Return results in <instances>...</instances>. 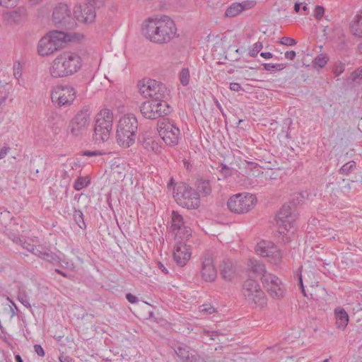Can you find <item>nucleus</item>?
Masks as SVG:
<instances>
[{"label":"nucleus","instance_id":"f257e3e1","mask_svg":"<svg viewBox=\"0 0 362 362\" xmlns=\"http://www.w3.org/2000/svg\"><path fill=\"white\" fill-rule=\"evenodd\" d=\"M176 33L175 22L167 16L160 18H148L143 24V35L155 43H168L176 36Z\"/></svg>","mask_w":362,"mask_h":362},{"label":"nucleus","instance_id":"f03ea898","mask_svg":"<svg viewBox=\"0 0 362 362\" xmlns=\"http://www.w3.org/2000/svg\"><path fill=\"white\" fill-rule=\"evenodd\" d=\"M81 65V59L77 54L64 52L53 60L49 72L54 78L66 77L77 72Z\"/></svg>","mask_w":362,"mask_h":362},{"label":"nucleus","instance_id":"7ed1b4c3","mask_svg":"<svg viewBox=\"0 0 362 362\" xmlns=\"http://www.w3.org/2000/svg\"><path fill=\"white\" fill-rule=\"evenodd\" d=\"M138 122L134 115H126L120 118L117 124L116 137L117 143L123 147L132 146L136 139Z\"/></svg>","mask_w":362,"mask_h":362},{"label":"nucleus","instance_id":"20e7f679","mask_svg":"<svg viewBox=\"0 0 362 362\" xmlns=\"http://www.w3.org/2000/svg\"><path fill=\"white\" fill-rule=\"evenodd\" d=\"M69 41L71 36L69 33L58 30L52 31L39 41L38 53L42 56L49 55L62 48L64 45Z\"/></svg>","mask_w":362,"mask_h":362},{"label":"nucleus","instance_id":"39448f33","mask_svg":"<svg viewBox=\"0 0 362 362\" xmlns=\"http://www.w3.org/2000/svg\"><path fill=\"white\" fill-rule=\"evenodd\" d=\"M113 114L109 109L101 110L95 117L93 139L97 143L105 142L110 138L112 129Z\"/></svg>","mask_w":362,"mask_h":362},{"label":"nucleus","instance_id":"423d86ee","mask_svg":"<svg viewBox=\"0 0 362 362\" xmlns=\"http://www.w3.org/2000/svg\"><path fill=\"white\" fill-rule=\"evenodd\" d=\"M174 197L179 205L187 209H197L200 204L199 193L185 183L177 186Z\"/></svg>","mask_w":362,"mask_h":362},{"label":"nucleus","instance_id":"0eeeda50","mask_svg":"<svg viewBox=\"0 0 362 362\" xmlns=\"http://www.w3.org/2000/svg\"><path fill=\"white\" fill-rule=\"evenodd\" d=\"M171 107L165 100H149L144 102L140 106L142 115L149 119H156L168 115Z\"/></svg>","mask_w":362,"mask_h":362},{"label":"nucleus","instance_id":"6e6552de","mask_svg":"<svg viewBox=\"0 0 362 362\" xmlns=\"http://www.w3.org/2000/svg\"><path fill=\"white\" fill-rule=\"evenodd\" d=\"M257 198L249 193H239L230 197L227 202L229 210L235 214H245L250 211L256 204Z\"/></svg>","mask_w":362,"mask_h":362},{"label":"nucleus","instance_id":"1a4fd4ad","mask_svg":"<svg viewBox=\"0 0 362 362\" xmlns=\"http://www.w3.org/2000/svg\"><path fill=\"white\" fill-rule=\"evenodd\" d=\"M242 292L248 303L255 304L260 308L267 305V298L257 281L247 279L243 285Z\"/></svg>","mask_w":362,"mask_h":362},{"label":"nucleus","instance_id":"9d476101","mask_svg":"<svg viewBox=\"0 0 362 362\" xmlns=\"http://www.w3.org/2000/svg\"><path fill=\"white\" fill-rule=\"evenodd\" d=\"M139 92L144 98L151 100H164L167 93L165 84L151 78H144L139 81Z\"/></svg>","mask_w":362,"mask_h":362},{"label":"nucleus","instance_id":"9b49d317","mask_svg":"<svg viewBox=\"0 0 362 362\" xmlns=\"http://www.w3.org/2000/svg\"><path fill=\"white\" fill-rule=\"evenodd\" d=\"M76 90L70 85L59 84L51 92L52 102L57 107L71 105L76 98Z\"/></svg>","mask_w":362,"mask_h":362},{"label":"nucleus","instance_id":"f8f14e48","mask_svg":"<svg viewBox=\"0 0 362 362\" xmlns=\"http://www.w3.org/2000/svg\"><path fill=\"white\" fill-rule=\"evenodd\" d=\"M103 0H86L83 6L79 5L74 7V17L83 23H91L95 21L96 16L95 8L103 6Z\"/></svg>","mask_w":362,"mask_h":362},{"label":"nucleus","instance_id":"ddd939ff","mask_svg":"<svg viewBox=\"0 0 362 362\" xmlns=\"http://www.w3.org/2000/svg\"><path fill=\"white\" fill-rule=\"evenodd\" d=\"M52 21L55 25L60 28L71 30L76 25L75 19L71 16V10L66 4L62 3L59 4L54 8Z\"/></svg>","mask_w":362,"mask_h":362},{"label":"nucleus","instance_id":"4468645a","mask_svg":"<svg viewBox=\"0 0 362 362\" xmlns=\"http://www.w3.org/2000/svg\"><path fill=\"white\" fill-rule=\"evenodd\" d=\"M295 209L288 204H284L276 216V224L279 233H283L284 230L289 231L295 228L297 214Z\"/></svg>","mask_w":362,"mask_h":362},{"label":"nucleus","instance_id":"2eb2a0df","mask_svg":"<svg viewBox=\"0 0 362 362\" xmlns=\"http://www.w3.org/2000/svg\"><path fill=\"white\" fill-rule=\"evenodd\" d=\"M170 228L175 238L177 240H187L192 234V230L187 220L184 219L177 211L172 212Z\"/></svg>","mask_w":362,"mask_h":362},{"label":"nucleus","instance_id":"dca6fc26","mask_svg":"<svg viewBox=\"0 0 362 362\" xmlns=\"http://www.w3.org/2000/svg\"><path fill=\"white\" fill-rule=\"evenodd\" d=\"M261 281L264 288L271 297L277 299L284 297L286 290L279 277L270 273L261 277Z\"/></svg>","mask_w":362,"mask_h":362},{"label":"nucleus","instance_id":"f3484780","mask_svg":"<svg viewBox=\"0 0 362 362\" xmlns=\"http://www.w3.org/2000/svg\"><path fill=\"white\" fill-rule=\"evenodd\" d=\"M255 250L262 257H267L272 264L277 265L281 262V252L272 242L265 240L259 242L257 243Z\"/></svg>","mask_w":362,"mask_h":362},{"label":"nucleus","instance_id":"a211bd4d","mask_svg":"<svg viewBox=\"0 0 362 362\" xmlns=\"http://www.w3.org/2000/svg\"><path fill=\"white\" fill-rule=\"evenodd\" d=\"M90 112L88 108H83L77 112L69 123L70 132L74 136L83 134L90 124Z\"/></svg>","mask_w":362,"mask_h":362},{"label":"nucleus","instance_id":"6ab92c4d","mask_svg":"<svg viewBox=\"0 0 362 362\" xmlns=\"http://www.w3.org/2000/svg\"><path fill=\"white\" fill-rule=\"evenodd\" d=\"M215 256L213 252H205L202 258V278L206 282L214 281L217 277V270L214 266Z\"/></svg>","mask_w":362,"mask_h":362},{"label":"nucleus","instance_id":"aec40b11","mask_svg":"<svg viewBox=\"0 0 362 362\" xmlns=\"http://www.w3.org/2000/svg\"><path fill=\"white\" fill-rule=\"evenodd\" d=\"M158 133L167 145L175 146L178 143L180 129L173 124L161 123L159 126Z\"/></svg>","mask_w":362,"mask_h":362},{"label":"nucleus","instance_id":"412c9836","mask_svg":"<svg viewBox=\"0 0 362 362\" xmlns=\"http://www.w3.org/2000/svg\"><path fill=\"white\" fill-rule=\"evenodd\" d=\"M186 240H178L174 247L173 257L176 264L180 267L187 264L191 257V251Z\"/></svg>","mask_w":362,"mask_h":362},{"label":"nucleus","instance_id":"4be33fe9","mask_svg":"<svg viewBox=\"0 0 362 362\" xmlns=\"http://www.w3.org/2000/svg\"><path fill=\"white\" fill-rule=\"evenodd\" d=\"M220 274L225 281H230L234 279L235 276V269L231 260H223L220 265Z\"/></svg>","mask_w":362,"mask_h":362},{"label":"nucleus","instance_id":"5701e85b","mask_svg":"<svg viewBox=\"0 0 362 362\" xmlns=\"http://www.w3.org/2000/svg\"><path fill=\"white\" fill-rule=\"evenodd\" d=\"M35 255L53 264H57L60 262V258L58 255L52 252L49 249L43 247L41 245H39L38 250H35Z\"/></svg>","mask_w":362,"mask_h":362},{"label":"nucleus","instance_id":"b1692460","mask_svg":"<svg viewBox=\"0 0 362 362\" xmlns=\"http://www.w3.org/2000/svg\"><path fill=\"white\" fill-rule=\"evenodd\" d=\"M334 315L337 328L344 330L349 323V317L348 313L344 308L338 307L334 310Z\"/></svg>","mask_w":362,"mask_h":362},{"label":"nucleus","instance_id":"393cba45","mask_svg":"<svg viewBox=\"0 0 362 362\" xmlns=\"http://www.w3.org/2000/svg\"><path fill=\"white\" fill-rule=\"evenodd\" d=\"M247 266L251 272L257 275L262 276V277H264V275L267 274H270L267 272L265 265L256 259H250Z\"/></svg>","mask_w":362,"mask_h":362},{"label":"nucleus","instance_id":"a878e982","mask_svg":"<svg viewBox=\"0 0 362 362\" xmlns=\"http://www.w3.org/2000/svg\"><path fill=\"white\" fill-rule=\"evenodd\" d=\"M249 4L247 2L244 3H233L230 6H228L225 12V14L227 17H235L239 13H240L245 9H247V5Z\"/></svg>","mask_w":362,"mask_h":362},{"label":"nucleus","instance_id":"bb28decb","mask_svg":"<svg viewBox=\"0 0 362 362\" xmlns=\"http://www.w3.org/2000/svg\"><path fill=\"white\" fill-rule=\"evenodd\" d=\"M175 352L182 362H192L193 356L186 346H178L175 349Z\"/></svg>","mask_w":362,"mask_h":362},{"label":"nucleus","instance_id":"cd10ccee","mask_svg":"<svg viewBox=\"0 0 362 362\" xmlns=\"http://www.w3.org/2000/svg\"><path fill=\"white\" fill-rule=\"evenodd\" d=\"M350 29L353 35L362 37V13L354 18L350 25Z\"/></svg>","mask_w":362,"mask_h":362},{"label":"nucleus","instance_id":"c85d7f7f","mask_svg":"<svg viewBox=\"0 0 362 362\" xmlns=\"http://www.w3.org/2000/svg\"><path fill=\"white\" fill-rule=\"evenodd\" d=\"M17 244H19L23 249H25L28 252H32L35 255V250H39V245L35 246L30 242L27 241L25 239H22L21 238H16L13 240Z\"/></svg>","mask_w":362,"mask_h":362},{"label":"nucleus","instance_id":"c756f323","mask_svg":"<svg viewBox=\"0 0 362 362\" xmlns=\"http://www.w3.org/2000/svg\"><path fill=\"white\" fill-rule=\"evenodd\" d=\"M197 189L204 195H208L211 192V187L209 180H199L197 181Z\"/></svg>","mask_w":362,"mask_h":362},{"label":"nucleus","instance_id":"7c9ffc66","mask_svg":"<svg viewBox=\"0 0 362 362\" xmlns=\"http://www.w3.org/2000/svg\"><path fill=\"white\" fill-rule=\"evenodd\" d=\"M89 184L90 179L88 177H78L74 184V188L77 191H80L88 187Z\"/></svg>","mask_w":362,"mask_h":362},{"label":"nucleus","instance_id":"2f4dec72","mask_svg":"<svg viewBox=\"0 0 362 362\" xmlns=\"http://www.w3.org/2000/svg\"><path fill=\"white\" fill-rule=\"evenodd\" d=\"M18 300L27 308L31 309V305L29 303L28 297L25 291V290L22 288H19L18 292Z\"/></svg>","mask_w":362,"mask_h":362},{"label":"nucleus","instance_id":"473e14b6","mask_svg":"<svg viewBox=\"0 0 362 362\" xmlns=\"http://www.w3.org/2000/svg\"><path fill=\"white\" fill-rule=\"evenodd\" d=\"M328 60L329 57L326 54H320L315 58L313 63L315 66L323 68L327 64Z\"/></svg>","mask_w":362,"mask_h":362},{"label":"nucleus","instance_id":"72a5a7b5","mask_svg":"<svg viewBox=\"0 0 362 362\" xmlns=\"http://www.w3.org/2000/svg\"><path fill=\"white\" fill-rule=\"evenodd\" d=\"M356 167V163L355 161L351 160L346 163H345L340 169L339 173L341 175H348L351 173L354 168Z\"/></svg>","mask_w":362,"mask_h":362},{"label":"nucleus","instance_id":"f704fd0d","mask_svg":"<svg viewBox=\"0 0 362 362\" xmlns=\"http://www.w3.org/2000/svg\"><path fill=\"white\" fill-rule=\"evenodd\" d=\"M263 45L261 42H257L249 49V56L251 57H255L258 53L262 49Z\"/></svg>","mask_w":362,"mask_h":362},{"label":"nucleus","instance_id":"c9c22d12","mask_svg":"<svg viewBox=\"0 0 362 362\" xmlns=\"http://www.w3.org/2000/svg\"><path fill=\"white\" fill-rule=\"evenodd\" d=\"M180 80L182 86H186L189 82V71L187 68H184L180 73Z\"/></svg>","mask_w":362,"mask_h":362},{"label":"nucleus","instance_id":"e433bc0d","mask_svg":"<svg viewBox=\"0 0 362 362\" xmlns=\"http://www.w3.org/2000/svg\"><path fill=\"white\" fill-rule=\"evenodd\" d=\"M262 66L265 71H272V70L280 71L285 68V65L284 64L264 63V64H262Z\"/></svg>","mask_w":362,"mask_h":362},{"label":"nucleus","instance_id":"4c0bfd02","mask_svg":"<svg viewBox=\"0 0 362 362\" xmlns=\"http://www.w3.org/2000/svg\"><path fill=\"white\" fill-rule=\"evenodd\" d=\"M144 147L149 151H152L155 153L159 151V146L157 142L154 140L148 139L144 142Z\"/></svg>","mask_w":362,"mask_h":362},{"label":"nucleus","instance_id":"58836bf2","mask_svg":"<svg viewBox=\"0 0 362 362\" xmlns=\"http://www.w3.org/2000/svg\"><path fill=\"white\" fill-rule=\"evenodd\" d=\"M74 217L76 222L78 223V225L80 226V228H82L81 223L83 225H85V223L83 221V214L81 210H75L74 213Z\"/></svg>","mask_w":362,"mask_h":362},{"label":"nucleus","instance_id":"ea45409f","mask_svg":"<svg viewBox=\"0 0 362 362\" xmlns=\"http://www.w3.org/2000/svg\"><path fill=\"white\" fill-rule=\"evenodd\" d=\"M279 43L286 46H293L296 45L297 42L296 40L289 37H283L280 38Z\"/></svg>","mask_w":362,"mask_h":362},{"label":"nucleus","instance_id":"a19ab883","mask_svg":"<svg viewBox=\"0 0 362 362\" xmlns=\"http://www.w3.org/2000/svg\"><path fill=\"white\" fill-rule=\"evenodd\" d=\"M345 70V65L341 62L335 64L333 67V72L335 76H339L341 75Z\"/></svg>","mask_w":362,"mask_h":362},{"label":"nucleus","instance_id":"79ce46f5","mask_svg":"<svg viewBox=\"0 0 362 362\" xmlns=\"http://www.w3.org/2000/svg\"><path fill=\"white\" fill-rule=\"evenodd\" d=\"M200 312L204 314H212L215 312V308L209 304H204L200 307Z\"/></svg>","mask_w":362,"mask_h":362},{"label":"nucleus","instance_id":"37998d69","mask_svg":"<svg viewBox=\"0 0 362 362\" xmlns=\"http://www.w3.org/2000/svg\"><path fill=\"white\" fill-rule=\"evenodd\" d=\"M351 80L353 81H357V80L362 78V66L358 68L354 71L351 73Z\"/></svg>","mask_w":362,"mask_h":362},{"label":"nucleus","instance_id":"c03bdc74","mask_svg":"<svg viewBox=\"0 0 362 362\" xmlns=\"http://www.w3.org/2000/svg\"><path fill=\"white\" fill-rule=\"evenodd\" d=\"M13 75L17 80H19L22 76V67L19 63L13 65Z\"/></svg>","mask_w":362,"mask_h":362},{"label":"nucleus","instance_id":"a18cd8bd","mask_svg":"<svg viewBox=\"0 0 362 362\" xmlns=\"http://www.w3.org/2000/svg\"><path fill=\"white\" fill-rule=\"evenodd\" d=\"M17 4V0H0V6L10 8L16 6Z\"/></svg>","mask_w":362,"mask_h":362},{"label":"nucleus","instance_id":"49530a36","mask_svg":"<svg viewBox=\"0 0 362 362\" xmlns=\"http://www.w3.org/2000/svg\"><path fill=\"white\" fill-rule=\"evenodd\" d=\"M325 13V8L321 6H317L315 9V17L317 19H320Z\"/></svg>","mask_w":362,"mask_h":362},{"label":"nucleus","instance_id":"de8ad7c7","mask_svg":"<svg viewBox=\"0 0 362 362\" xmlns=\"http://www.w3.org/2000/svg\"><path fill=\"white\" fill-rule=\"evenodd\" d=\"M34 351L39 356L41 357H43L45 354L43 348L40 344L34 345Z\"/></svg>","mask_w":362,"mask_h":362},{"label":"nucleus","instance_id":"09e8293b","mask_svg":"<svg viewBox=\"0 0 362 362\" xmlns=\"http://www.w3.org/2000/svg\"><path fill=\"white\" fill-rule=\"evenodd\" d=\"M206 334L210 337L211 340L215 341L216 337L222 335V334L218 331H207Z\"/></svg>","mask_w":362,"mask_h":362},{"label":"nucleus","instance_id":"8fccbe9b","mask_svg":"<svg viewBox=\"0 0 362 362\" xmlns=\"http://www.w3.org/2000/svg\"><path fill=\"white\" fill-rule=\"evenodd\" d=\"M126 298L130 303H136L139 301L138 298L130 293L126 294Z\"/></svg>","mask_w":362,"mask_h":362},{"label":"nucleus","instance_id":"3c124183","mask_svg":"<svg viewBox=\"0 0 362 362\" xmlns=\"http://www.w3.org/2000/svg\"><path fill=\"white\" fill-rule=\"evenodd\" d=\"M230 89L233 91L238 92L242 89V87L240 83L233 82L230 83Z\"/></svg>","mask_w":362,"mask_h":362},{"label":"nucleus","instance_id":"603ef678","mask_svg":"<svg viewBox=\"0 0 362 362\" xmlns=\"http://www.w3.org/2000/svg\"><path fill=\"white\" fill-rule=\"evenodd\" d=\"M11 148L8 146H4L0 150V160L4 158L7 153L10 151Z\"/></svg>","mask_w":362,"mask_h":362},{"label":"nucleus","instance_id":"864d4df0","mask_svg":"<svg viewBox=\"0 0 362 362\" xmlns=\"http://www.w3.org/2000/svg\"><path fill=\"white\" fill-rule=\"evenodd\" d=\"M220 171L223 173L224 177H227L230 175V168L226 165L221 164V170Z\"/></svg>","mask_w":362,"mask_h":362},{"label":"nucleus","instance_id":"5fc2aeb1","mask_svg":"<svg viewBox=\"0 0 362 362\" xmlns=\"http://www.w3.org/2000/svg\"><path fill=\"white\" fill-rule=\"evenodd\" d=\"M296 54L294 51H287L285 53V57L287 59H290V60H293L294 58L296 57Z\"/></svg>","mask_w":362,"mask_h":362},{"label":"nucleus","instance_id":"6e6d98bb","mask_svg":"<svg viewBox=\"0 0 362 362\" xmlns=\"http://www.w3.org/2000/svg\"><path fill=\"white\" fill-rule=\"evenodd\" d=\"M103 153L99 151H88L84 153V155H86L87 156H100Z\"/></svg>","mask_w":362,"mask_h":362},{"label":"nucleus","instance_id":"4d7b16f0","mask_svg":"<svg viewBox=\"0 0 362 362\" xmlns=\"http://www.w3.org/2000/svg\"><path fill=\"white\" fill-rule=\"evenodd\" d=\"M61 362H73V358L69 356L62 355L59 356Z\"/></svg>","mask_w":362,"mask_h":362},{"label":"nucleus","instance_id":"13d9d810","mask_svg":"<svg viewBox=\"0 0 362 362\" xmlns=\"http://www.w3.org/2000/svg\"><path fill=\"white\" fill-rule=\"evenodd\" d=\"M260 56L262 57L264 59H271V58L273 57V54L271 52H261L260 53Z\"/></svg>","mask_w":362,"mask_h":362},{"label":"nucleus","instance_id":"bf43d9fd","mask_svg":"<svg viewBox=\"0 0 362 362\" xmlns=\"http://www.w3.org/2000/svg\"><path fill=\"white\" fill-rule=\"evenodd\" d=\"M298 279H299V284H300L302 293L304 294V296H306L305 293V289H304L303 284L302 276L300 274L298 276Z\"/></svg>","mask_w":362,"mask_h":362},{"label":"nucleus","instance_id":"052dcab7","mask_svg":"<svg viewBox=\"0 0 362 362\" xmlns=\"http://www.w3.org/2000/svg\"><path fill=\"white\" fill-rule=\"evenodd\" d=\"M159 269L164 273L168 274V269L164 267V265L161 262L158 263Z\"/></svg>","mask_w":362,"mask_h":362},{"label":"nucleus","instance_id":"680f3d73","mask_svg":"<svg viewBox=\"0 0 362 362\" xmlns=\"http://www.w3.org/2000/svg\"><path fill=\"white\" fill-rule=\"evenodd\" d=\"M54 272H55L56 273H57V274H60V275H62V276H63L66 277V278H69V277H70V276H69V275H68V274H67L66 273H65V272H63L62 271H61V270H60V269H54Z\"/></svg>","mask_w":362,"mask_h":362},{"label":"nucleus","instance_id":"e2e57ef3","mask_svg":"<svg viewBox=\"0 0 362 362\" xmlns=\"http://www.w3.org/2000/svg\"><path fill=\"white\" fill-rule=\"evenodd\" d=\"M302 5V3L300 2H296L295 3V5H294V11L296 12V13H298L300 11V6Z\"/></svg>","mask_w":362,"mask_h":362},{"label":"nucleus","instance_id":"0e129e2a","mask_svg":"<svg viewBox=\"0 0 362 362\" xmlns=\"http://www.w3.org/2000/svg\"><path fill=\"white\" fill-rule=\"evenodd\" d=\"M15 359H16V362H23V361L20 355H16L15 356Z\"/></svg>","mask_w":362,"mask_h":362},{"label":"nucleus","instance_id":"69168bd1","mask_svg":"<svg viewBox=\"0 0 362 362\" xmlns=\"http://www.w3.org/2000/svg\"><path fill=\"white\" fill-rule=\"evenodd\" d=\"M302 10L305 11V13L308 11V7L306 5L303 6Z\"/></svg>","mask_w":362,"mask_h":362},{"label":"nucleus","instance_id":"338daca9","mask_svg":"<svg viewBox=\"0 0 362 362\" xmlns=\"http://www.w3.org/2000/svg\"><path fill=\"white\" fill-rule=\"evenodd\" d=\"M359 50L362 53V42L359 45Z\"/></svg>","mask_w":362,"mask_h":362},{"label":"nucleus","instance_id":"774afa93","mask_svg":"<svg viewBox=\"0 0 362 362\" xmlns=\"http://www.w3.org/2000/svg\"><path fill=\"white\" fill-rule=\"evenodd\" d=\"M173 179H171V180H170V182L168 183V185H172V184H173Z\"/></svg>","mask_w":362,"mask_h":362}]
</instances>
